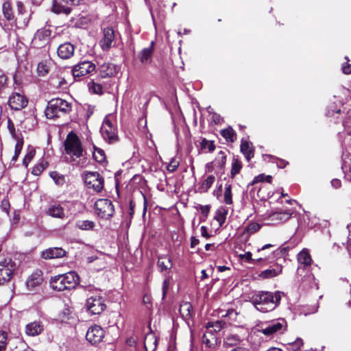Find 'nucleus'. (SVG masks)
Segmentation results:
<instances>
[{
    "mask_svg": "<svg viewBox=\"0 0 351 351\" xmlns=\"http://www.w3.org/2000/svg\"><path fill=\"white\" fill-rule=\"evenodd\" d=\"M284 326H286V322L282 319L280 321L271 322L265 328H262L261 331L266 336H271L275 333L281 332Z\"/></svg>",
    "mask_w": 351,
    "mask_h": 351,
    "instance_id": "19",
    "label": "nucleus"
},
{
    "mask_svg": "<svg viewBox=\"0 0 351 351\" xmlns=\"http://www.w3.org/2000/svg\"><path fill=\"white\" fill-rule=\"evenodd\" d=\"M96 214L101 219H109L114 213L112 202L108 199H99L95 203Z\"/></svg>",
    "mask_w": 351,
    "mask_h": 351,
    "instance_id": "6",
    "label": "nucleus"
},
{
    "mask_svg": "<svg viewBox=\"0 0 351 351\" xmlns=\"http://www.w3.org/2000/svg\"><path fill=\"white\" fill-rule=\"evenodd\" d=\"M16 8L18 15H23L26 13V9L23 3L21 1H16Z\"/></svg>",
    "mask_w": 351,
    "mask_h": 351,
    "instance_id": "60",
    "label": "nucleus"
},
{
    "mask_svg": "<svg viewBox=\"0 0 351 351\" xmlns=\"http://www.w3.org/2000/svg\"><path fill=\"white\" fill-rule=\"evenodd\" d=\"M210 205H199V210L201 211V213L205 217H207L208 215V213L210 210Z\"/></svg>",
    "mask_w": 351,
    "mask_h": 351,
    "instance_id": "62",
    "label": "nucleus"
},
{
    "mask_svg": "<svg viewBox=\"0 0 351 351\" xmlns=\"http://www.w3.org/2000/svg\"><path fill=\"white\" fill-rule=\"evenodd\" d=\"M65 153L71 157V162L76 165H83L86 162L85 151L79 136L73 132H69L64 141Z\"/></svg>",
    "mask_w": 351,
    "mask_h": 351,
    "instance_id": "2",
    "label": "nucleus"
},
{
    "mask_svg": "<svg viewBox=\"0 0 351 351\" xmlns=\"http://www.w3.org/2000/svg\"><path fill=\"white\" fill-rule=\"evenodd\" d=\"M211 121L215 124L218 125L221 123V117L220 114L217 112H213L211 115Z\"/></svg>",
    "mask_w": 351,
    "mask_h": 351,
    "instance_id": "63",
    "label": "nucleus"
},
{
    "mask_svg": "<svg viewBox=\"0 0 351 351\" xmlns=\"http://www.w3.org/2000/svg\"><path fill=\"white\" fill-rule=\"evenodd\" d=\"M8 338V332L4 330H0V351H6Z\"/></svg>",
    "mask_w": 351,
    "mask_h": 351,
    "instance_id": "46",
    "label": "nucleus"
},
{
    "mask_svg": "<svg viewBox=\"0 0 351 351\" xmlns=\"http://www.w3.org/2000/svg\"><path fill=\"white\" fill-rule=\"evenodd\" d=\"M101 134L106 142L114 144L119 141L117 128L114 127L110 119H105L101 128Z\"/></svg>",
    "mask_w": 351,
    "mask_h": 351,
    "instance_id": "10",
    "label": "nucleus"
},
{
    "mask_svg": "<svg viewBox=\"0 0 351 351\" xmlns=\"http://www.w3.org/2000/svg\"><path fill=\"white\" fill-rule=\"evenodd\" d=\"M103 38L99 44L103 50H108L115 38V32L112 27H106L102 29Z\"/></svg>",
    "mask_w": 351,
    "mask_h": 351,
    "instance_id": "16",
    "label": "nucleus"
},
{
    "mask_svg": "<svg viewBox=\"0 0 351 351\" xmlns=\"http://www.w3.org/2000/svg\"><path fill=\"white\" fill-rule=\"evenodd\" d=\"M261 225L256 222H250L245 228V231L248 234H254L260 230Z\"/></svg>",
    "mask_w": 351,
    "mask_h": 351,
    "instance_id": "49",
    "label": "nucleus"
},
{
    "mask_svg": "<svg viewBox=\"0 0 351 351\" xmlns=\"http://www.w3.org/2000/svg\"><path fill=\"white\" fill-rule=\"evenodd\" d=\"M75 226L82 230H90L94 228L95 223L90 220H79L76 222Z\"/></svg>",
    "mask_w": 351,
    "mask_h": 351,
    "instance_id": "38",
    "label": "nucleus"
},
{
    "mask_svg": "<svg viewBox=\"0 0 351 351\" xmlns=\"http://www.w3.org/2000/svg\"><path fill=\"white\" fill-rule=\"evenodd\" d=\"M264 181H265L267 183H271L272 176L270 175L265 176L264 173H261L257 176H255L252 182H250L248 186H253L257 183L263 182Z\"/></svg>",
    "mask_w": 351,
    "mask_h": 351,
    "instance_id": "40",
    "label": "nucleus"
},
{
    "mask_svg": "<svg viewBox=\"0 0 351 351\" xmlns=\"http://www.w3.org/2000/svg\"><path fill=\"white\" fill-rule=\"evenodd\" d=\"M28 104V99L24 95L19 93H13L9 97L8 105L14 110H21Z\"/></svg>",
    "mask_w": 351,
    "mask_h": 351,
    "instance_id": "15",
    "label": "nucleus"
},
{
    "mask_svg": "<svg viewBox=\"0 0 351 351\" xmlns=\"http://www.w3.org/2000/svg\"><path fill=\"white\" fill-rule=\"evenodd\" d=\"M66 250L62 247H49L41 252L40 257L45 260L60 258L66 256Z\"/></svg>",
    "mask_w": 351,
    "mask_h": 351,
    "instance_id": "17",
    "label": "nucleus"
},
{
    "mask_svg": "<svg viewBox=\"0 0 351 351\" xmlns=\"http://www.w3.org/2000/svg\"><path fill=\"white\" fill-rule=\"evenodd\" d=\"M180 313L184 319H189L193 314V306L189 302H182L180 305Z\"/></svg>",
    "mask_w": 351,
    "mask_h": 351,
    "instance_id": "32",
    "label": "nucleus"
},
{
    "mask_svg": "<svg viewBox=\"0 0 351 351\" xmlns=\"http://www.w3.org/2000/svg\"><path fill=\"white\" fill-rule=\"evenodd\" d=\"M47 162H44L42 161L41 162L36 165L32 171V173L34 176H40L43 171L47 168Z\"/></svg>",
    "mask_w": 351,
    "mask_h": 351,
    "instance_id": "51",
    "label": "nucleus"
},
{
    "mask_svg": "<svg viewBox=\"0 0 351 351\" xmlns=\"http://www.w3.org/2000/svg\"><path fill=\"white\" fill-rule=\"evenodd\" d=\"M49 68L47 62L42 61L38 64L37 72L38 75L45 76L49 73Z\"/></svg>",
    "mask_w": 351,
    "mask_h": 351,
    "instance_id": "48",
    "label": "nucleus"
},
{
    "mask_svg": "<svg viewBox=\"0 0 351 351\" xmlns=\"http://www.w3.org/2000/svg\"><path fill=\"white\" fill-rule=\"evenodd\" d=\"M223 202L226 204H232V185L226 184L224 194H223Z\"/></svg>",
    "mask_w": 351,
    "mask_h": 351,
    "instance_id": "43",
    "label": "nucleus"
},
{
    "mask_svg": "<svg viewBox=\"0 0 351 351\" xmlns=\"http://www.w3.org/2000/svg\"><path fill=\"white\" fill-rule=\"evenodd\" d=\"M75 49V47L73 44L66 42L59 45L57 49V54L61 59H69L74 55Z\"/></svg>",
    "mask_w": 351,
    "mask_h": 351,
    "instance_id": "18",
    "label": "nucleus"
},
{
    "mask_svg": "<svg viewBox=\"0 0 351 351\" xmlns=\"http://www.w3.org/2000/svg\"><path fill=\"white\" fill-rule=\"evenodd\" d=\"M99 72L101 78L112 77L117 73V66L112 63L105 62L99 66Z\"/></svg>",
    "mask_w": 351,
    "mask_h": 351,
    "instance_id": "22",
    "label": "nucleus"
},
{
    "mask_svg": "<svg viewBox=\"0 0 351 351\" xmlns=\"http://www.w3.org/2000/svg\"><path fill=\"white\" fill-rule=\"evenodd\" d=\"M240 151L248 162L254 156V147L250 142L243 139L241 140Z\"/></svg>",
    "mask_w": 351,
    "mask_h": 351,
    "instance_id": "25",
    "label": "nucleus"
},
{
    "mask_svg": "<svg viewBox=\"0 0 351 351\" xmlns=\"http://www.w3.org/2000/svg\"><path fill=\"white\" fill-rule=\"evenodd\" d=\"M303 346V340L300 338H298L293 342L287 344V349L290 351H298Z\"/></svg>",
    "mask_w": 351,
    "mask_h": 351,
    "instance_id": "50",
    "label": "nucleus"
},
{
    "mask_svg": "<svg viewBox=\"0 0 351 351\" xmlns=\"http://www.w3.org/2000/svg\"><path fill=\"white\" fill-rule=\"evenodd\" d=\"M241 341V339L237 335H228L223 339V346L230 348L237 346Z\"/></svg>",
    "mask_w": 351,
    "mask_h": 351,
    "instance_id": "34",
    "label": "nucleus"
},
{
    "mask_svg": "<svg viewBox=\"0 0 351 351\" xmlns=\"http://www.w3.org/2000/svg\"><path fill=\"white\" fill-rule=\"evenodd\" d=\"M273 195L271 191H268V187L265 185H261L257 191V196L261 201H266Z\"/></svg>",
    "mask_w": 351,
    "mask_h": 351,
    "instance_id": "36",
    "label": "nucleus"
},
{
    "mask_svg": "<svg viewBox=\"0 0 351 351\" xmlns=\"http://www.w3.org/2000/svg\"><path fill=\"white\" fill-rule=\"evenodd\" d=\"M157 265L161 271H167L172 267V260L168 255L160 256L158 258Z\"/></svg>",
    "mask_w": 351,
    "mask_h": 351,
    "instance_id": "29",
    "label": "nucleus"
},
{
    "mask_svg": "<svg viewBox=\"0 0 351 351\" xmlns=\"http://www.w3.org/2000/svg\"><path fill=\"white\" fill-rule=\"evenodd\" d=\"M105 337V332L104 329L98 325H93L88 328L86 334V340L93 346L97 345L101 343Z\"/></svg>",
    "mask_w": 351,
    "mask_h": 351,
    "instance_id": "13",
    "label": "nucleus"
},
{
    "mask_svg": "<svg viewBox=\"0 0 351 351\" xmlns=\"http://www.w3.org/2000/svg\"><path fill=\"white\" fill-rule=\"evenodd\" d=\"M226 322L224 321H216L215 322H208L207 324V329L213 328L215 332L220 331L224 327Z\"/></svg>",
    "mask_w": 351,
    "mask_h": 351,
    "instance_id": "53",
    "label": "nucleus"
},
{
    "mask_svg": "<svg viewBox=\"0 0 351 351\" xmlns=\"http://www.w3.org/2000/svg\"><path fill=\"white\" fill-rule=\"evenodd\" d=\"M226 154L223 151L218 152L216 158L217 166L220 169H223L226 163Z\"/></svg>",
    "mask_w": 351,
    "mask_h": 351,
    "instance_id": "45",
    "label": "nucleus"
},
{
    "mask_svg": "<svg viewBox=\"0 0 351 351\" xmlns=\"http://www.w3.org/2000/svg\"><path fill=\"white\" fill-rule=\"evenodd\" d=\"M243 168V163L238 156H233L231 162L230 178H234L237 175L240 173Z\"/></svg>",
    "mask_w": 351,
    "mask_h": 351,
    "instance_id": "26",
    "label": "nucleus"
},
{
    "mask_svg": "<svg viewBox=\"0 0 351 351\" xmlns=\"http://www.w3.org/2000/svg\"><path fill=\"white\" fill-rule=\"evenodd\" d=\"M16 269V264L11 258H4L0 261V285L9 282Z\"/></svg>",
    "mask_w": 351,
    "mask_h": 351,
    "instance_id": "5",
    "label": "nucleus"
},
{
    "mask_svg": "<svg viewBox=\"0 0 351 351\" xmlns=\"http://www.w3.org/2000/svg\"><path fill=\"white\" fill-rule=\"evenodd\" d=\"M23 144H24L23 138H20V139L16 141V143L15 147H14V154L12 156V160H11L12 162H16L18 160L19 156L23 149Z\"/></svg>",
    "mask_w": 351,
    "mask_h": 351,
    "instance_id": "42",
    "label": "nucleus"
},
{
    "mask_svg": "<svg viewBox=\"0 0 351 351\" xmlns=\"http://www.w3.org/2000/svg\"><path fill=\"white\" fill-rule=\"evenodd\" d=\"M154 43L152 41L149 47L143 48L138 55V58L143 65L151 63L154 53Z\"/></svg>",
    "mask_w": 351,
    "mask_h": 351,
    "instance_id": "21",
    "label": "nucleus"
},
{
    "mask_svg": "<svg viewBox=\"0 0 351 351\" xmlns=\"http://www.w3.org/2000/svg\"><path fill=\"white\" fill-rule=\"evenodd\" d=\"M93 157L99 163H102L106 160L105 152L103 149L94 146Z\"/></svg>",
    "mask_w": 351,
    "mask_h": 351,
    "instance_id": "41",
    "label": "nucleus"
},
{
    "mask_svg": "<svg viewBox=\"0 0 351 351\" xmlns=\"http://www.w3.org/2000/svg\"><path fill=\"white\" fill-rule=\"evenodd\" d=\"M282 266L277 265L276 268L267 269L264 271H262L259 274V277L263 279L271 278L278 276L282 273Z\"/></svg>",
    "mask_w": 351,
    "mask_h": 351,
    "instance_id": "27",
    "label": "nucleus"
},
{
    "mask_svg": "<svg viewBox=\"0 0 351 351\" xmlns=\"http://www.w3.org/2000/svg\"><path fill=\"white\" fill-rule=\"evenodd\" d=\"M1 207L2 210L8 213L9 209L10 207V204L9 200L8 199H2L1 202Z\"/></svg>",
    "mask_w": 351,
    "mask_h": 351,
    "instance_id": "61",
    "label": "nucleus"
},
{
    "mask_svg": "<svg viewBox=\"0 0 351 351\" xmlns=\"http://www.w3.org/2000/svg\"><path fill=\"white\" fill-rule=\"evenodd\" d=\"M2 11L4 18L8 21H16V18L10 2L5 1L3 3Z\"/></svg>",
    "mask_w": 351,
    "mask_h": 351,
    "instance_id": "28",
    "label": "nucleus"
},
{
    "mask_svg": "<svg viewBox=\"0 0 351 351\" xmlns=\"http://www.w3.org/2000/svg\"><path fill=\"white\" fill-rule=\"evenodd\" d=\"M46 214L51 217L64 219L65 217V213L64 208L59 204H53L49 206L46 210Z\"/></svg>",
    "mask_w": 351,
    "mask_h": 351,
    "instance_id": "24",
    "label": "nucleus"
},
{
    "mask_svg": "<svg viewBox=\"0 0 351 351\" xmlns=\"http://www.w3.org/2000/svg\"><path fill=\"white\" fill-rule=\"evenodd\" d=\"M96 69V65L91 61H81L72 68V74L75 81H80L81 77L90 74Z\"/></svg>",
    "mask_w": 351,
    "mask_h": 351,
    "instance_id": "8",
    "label": "nucleus"
},
{
    "mask_svg": "<svg viewBox=\"0 0 351 351\" xmlns=\"http://www.w3.org/2000/svg\"><path fill=\"white\" fill-rule=\"evenodd\" d=\"M215 181V176L214 175L208 176L200 184L199 186L198 187V191L200 193L208 192L209 189L214 184Z\"/></svg>",
    "mask_w": 351,
    "mask_h": 351,
    "instance_id": "31",
    "label": "nucleus"
},
{
    "mask_svg": "<svg viewBox=\"0 0 351 351\" xmlns=\"http://www.w3.org/2000/svg\"><path fill=\"white\" fill-rule=\"evenodd\" d=\"M44 330V326L40 322L34 321L26 324L25 332L29 337H36Z\"/></svg>",
    "mask_w": 351,
    "mask_h": 351,
    "instance_id": "20",
    "label": "nucleus"
},
{
    "mask_svg": "<svg viewBox=\"0 0 351 351\" xmlns=\"http://www.w3.org/2000/svg\"><path fill=\"white\" fill-rule=\"evenodd\" d=\"M220 134L225 138L228 143H233L237 139V133L231 126L223 129L220 131Z\"/></svg>",
    "mask_w": 351,
    "mask_h": 351,
    "instance_id": "33",
    "label": "nucleus"
},
{
    "mask_svg": "<svg viewBox=\"0 0 351 351\" xmlns=\"http://www.w3.org/2000/svg\"><path fill=\"white\" fill-rule=\"evenodd\" d=\"M284 293L280 291L276 292L258 291L252 297V302L260 312L267 313L274 311L280 304Z\"/></svg>",
    "mask_w": 351,
    "mask_h": 351,
    "instance_id": "1",
    "label": "nucleus"
},
{
    "mask_svg": "<svg viewBox=\"0 0 351 351\" xmlns=\"http://www.w3.org/2000/svg\"><path fill=\"white\" fill-rule=\"evenodd\" d=\"M84 180L88 188L92 189L97 193L101 192L104 189V177L97 171L86 172Z\"/></svg>",
    "mask_w": 351,
    "mask_h": 351,
    "instance_id": "9",
    "label": "nucleus"
},
{
    "mask_svg": "<svg viewBox=\"0 0 351 351\" xmlns=\"http://www.w3.org/2000/svg\"><path fill=\"white\" fill-rule=\"evenodd\" d=\"M143 343L146 351H154L156 350L158 344V339L152 330L145 335Z\"/></svg>",
    "mask_w": 351,
    "mask_h": 351,
    "instance_id": "23",
    "label": "nucleus"
},
{
    "mask_svg": "<svg viewBox=\"0 0 351 351\" xmlns=\"http://www.w3.org/2000/svg\"><path fill=\"white\" fill-rule=\"evenodd\" d=\"M227 215L228 210L225 208L221 207L217 209L214 218L219 222L220 226H222V225L226 222Z\"/></svg>",
    "mask_w": 351,
    "mask_h": 351,
    "instance_id": "39",
    "label": "nucleus"
},
{
    "mask_svg": "<svg viewBox=\"0 0 351 351\" xmlns=\"http://www.w3.org/2000/svg\"><path fill=\"white\" fill-rule=\"evenodd\" d=\"M27 344L24 340H19L15 348L13 349V351H25L27 349Z\"/></svg>",
    "mask_w": 351,
    "mask_h": 351,
    "instance_id": "57",
    "label": "nucleus"
},
{
    "mask_svg": "<svg viewBox=\"0 0 351 351\" xmlns=\"http://www.w3.org/2000/svg\"><path fill=\"white\" fill-rule=\"evenodd\" d=\"M50 176L57 184L62 185L65 182L64 177L57 171L51 172Z\"/></svg>",
    "mask_w": 351,
    "mask_h": 351,
    "instance_id": "54",
    "label": "nucleus"
},
{
    "mask_svg": "<svg viewBox=\"0 0 351 351\" xmlns=\"http://www.w3.org/2000/svg\"><path fill=\"white\" fill-rule=\"evenodd\" d=\"M293 214L292 209L277 208L275 211L266 213L265 219L273 225L280 224L287 221Z\"/></svg>",
    "mask_w": 351,
    "mask_h": 351,
    "instance_id": "7",
    "label": "nucleus"
},
{
    "mask_svg": "<svg viewBox=\"0 0 351 351\" xmlns=\"http://www.w3.org/2000/svg\"><path fill=\"white\" fill-rule=\"evenodd\" d=\"M237 315L238 313L234 309L230 308L226 311V314L222 315V317H230L232 320H235Z\"/></svg>",
    "mask_w": 351,
    "mask_h": 351,
    "instance_id": "59",
    "label": "nucleus"
},
{
    "mask_svg": "<svg viewBox=\"0 0 351 351\" xmlns=\"http://www.w3.org/2000/svg\"><path fill=\"white\" fill-rule=\"evenodd\" d=\"M51 35V29L45 27L39 29L35 33L32 43L34 47L41 49L50 43Z\"/></svg>",
    "mask_w": 351,
    "mask_h": 351,
    "instance_id": "11",
    "label": "nucleus"
},
{
    "mask_svg": "<svg viewBox=\"0 0 351 351\" xmlns=\"http://www.w3.org/2000/svg\"><path fill=\"white\" fill-rule=\"evenodd\" d=\"M8 128L12 137L14 138L16 141H18L19 139H20V138H23L21 133H16L14 124L12 120L10 118L8 119Z\"/></svg>",
    "mask_w": 351,
    "mask_h": 351,
    "instance_id": "44",
    "label": "nucleus"
},
{
    "mask_svg": "<svg viewBox=\"0 0 351 351\" xmlns=\"http://www.w3.org/2000/svg\"><path fill=\"white\" fill-rule=\"evenodd\" d=\"M90 90L97 95H101L103 94V86L100 84L95 83L94 81H92L88 84Z\"/></svg>",
    "mask_w": 351,
    "mask_h": 351,
    "instance_id": "47",
    "label": "nucleus"
},
{
    "mask_svg": "<svg viewBox=\"0 0 351 351\" xmlns=\"http://www.w3.org/2000/svg\"><path fill=\"white\" fill-rule=\"evenodd\" d=\"M52 10L53 12L56 14H69L71 12V8L66 5H63L61 3L57 2L56 1H54Z\"/></svg>",
    "mask_w": 351,
    "mask_h": 351,
    "instance_id": "35",
    "label": "nucleus"
},
{
    "mask_svg": "<svg viewBox=\"0 0 351 351\" xmlns=\"http://www.w3.org/2000/svg\"><path fill=\"white\" fill-rule=\"evenodd\" d=\"M342 71L344 74L349 75L351 73V64L349 63H346L342 66Z\"/></svg>",
    "mask_w": 351,
    "mask_h": 351,
    "instance_id": "64",
    "label": "nucleus"
},
{
    "mask_svg": "<svg viewBox=\"0 0 351 351\" xmlns=\"http://www.w3.org/2000/svg\"><path fill=\"white\" fill-rule=\"evenodd\" d=\"M72 104L60 97L53 98L48 101L45 110L49 119H56L65 117L72 111Z\"/></svg>",
    "mask_w": 351,
    "mask_h": 351,
    "instance_id": "3",
    "label": "nucleus"
},
{
    "mask_svg": "<svg viewBox=\"0 0 351 351\" xmlns=\"http://www.w3.org/2000/svg\"><path fill=\"white\" fill-rule=\"evenodd\" d=\"M79 276L75 271L55 276L50 279L51 288L56 291H63L74 289L79 283Z\"/></svg>",
    "mask_w": 351,
    "mask_h": 351,
    "instance_id": "4",
    "label": "nucleus"
},
{
    "mask_svg": "<svg viewBox=\"0 0 351 351\" xmlns=\"http://www.w3.org/2000/svg\"><path fill=\"white\" fill-rule=\"evenodd\" d=\"M44 280L43 273L40 269L34 270L27 278L25 285L28 291H36Z\"/></svg>",
    "mask_w": 351,
    "mask_h": 351,
    "instance_id": "14",
    "label": "nucleus"
},
{
    "mask_svg": "<svg viewBox=\"0 0 351 351\" xmlns=\"http://www.w3.org/2000/svg\"><path fill=\"white\" fill-rule=\"evenodd\" d=\"M252 254L250 252H247L243 254H240L239 257L241 260H245L246 262L255 264L254 258H252Z\"/></svg>",
    "mask_w": 351,
    "mask_h": 351,
    "instance_id": "58",
    "label": "nucleus"
},
{
    "mask_svg": "<svg viewBox=\"0 0 351 351\" xmlns=\"http://www.w3.org/2000/svg\"><path fill=\"white\" fill-rule=\"evenodd\" d=\"M8 86V77L4 73L0 74V95Z\"/></svg>",
    "mask_w": 351,
    "mask_h": 351,
    "instance_id": "55",
    "label": "nucleus"
},
{
    "mask_svg": "<svg viewBox=\"0 0 351 351\" xmlns=\"http://www.w3.org/2000/svg\"><path fill=\"white\" fill-rule=\"evenodd\" d=\"M216 147L213 141H208L206 138H203L200 142V149L203 152H213Z\"/></svg>",
    "mask_w": 351,
    "mask_h": 351,
    "instance_id": "37",
    "label": "nucleus"
},
{
    "mask_svg": "<svg viewBox=\"0 0 351 351\" xmlns=\"http://www.w3.org/2000/svg\"><path fill=\"white\" fill-rule=\"evenodd\" d=\"M179 167V162L173 158L167 167V169L169 172H174Z\"/></svg>",
    "mask_w": 351,
    "mask_h": 351,
    "instance_id": "56",
    "label": "nucleus"
},
{
    "mask_svg": "<svg viewBox=\"0 0 351 351\" xmlns=\"http://www.w3.org/2000/svg\"><path fill=\"white\" fill-rule=\"evenodd\" d=\"M298 261L300 265H304V267H308L311 265V256L307 250L304 249L298 254Z\"/></svg>",
    "mask_w": 351,
    "mask_h": 351,
    "instance_id": "30",
    "label": "nucleus"
},
{
    "mask_svg": "<svg viewBox=\"0 0 351 351\" xmlns=\"http://www.w3.org/2000/svg\"><path fill=\"white\" fill-rule=\"evenodd\" d=\"M86 306L92 315H99L106 308L104 300L101 296H92L86 300Z\"/></svg>",
    "mask_w": 351,
    "mask_h": 351,
    "instance_id": "12",
    "label": "nucleus"
},
{
    "mask_svg": "<svg viewBox=\"0 0 351 351\" xmlns=\"http://www.w3.org/2000/svg\"><path fill=\"white\" fill-rule=\"evenodd\" d=\"M36 154V151L33 148L28 150L27 153L25 156L23 160V165L27 168L29 162L32 161V160L34 158Z\"/></svg>",
    "mask_w": 351,
    "mask_h": 351,
    "instance_id": "52",
    "label": "nucleus"
}]
</instances>
